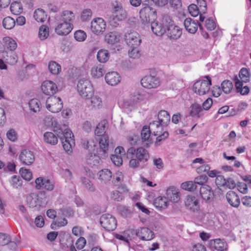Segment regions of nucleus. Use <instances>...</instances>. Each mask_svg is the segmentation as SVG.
I'll return each mask as SVG.
<instances>
[{"mask_svg": "<svg viewBox=\"0 0 251 251\" xmlns=\"http://www.w3.org/2000/svg\"><path fill=\"white\" fill-rule=\"evenodd\" d=\"M127 155L135 158H131L129 162L130 167L135 169L140 166V163L147 162L150 158V154L147 150L143 147L135 149L134 147L129 148L127 151Z\"/></svg>", "mask_w": 251, "mask_h": 251, "instance_id": "1", "label": "nucleus"}, {"mask_svg": "<svg viewBox=\"0 0 251 251\" xmlns=\"http://www.w3.org/2000/svg\"><path fill=\"white\" fill-rule=\"evenodd\" d=\"M171 23V18L168 15H164L160 21L154 20L151 22V31L155 35L162 36L166 33L167 25Z\"/></svg>", "mask_w": 251, "mask_h": 251, "instance_id": "2", "label": "nucleus"}, {"mask_svg": "<svg viewBox=\"0 0 251 251\" xmlns=\"http://www.w3.org/2000/svg\"><path fill=\"white\" fill-rule=\"evenodd\" d=\"M127 17V12L123 8L121 4L116 2L113 4L112 15L110 18L109 22L114 26L118 25V22L126 19Z\"/></svg>", "mask_w": 251, "mask_h": 251, "instance_id": "3", "label": "nucleus"}, {"mask_svg": "<svg viewBox=\"0 0 251 251\" xmlns=\"http://www.w3.org/2000/svg\"><path fill=\"white\" fill-rule=\"evenodd\" d=\"M165 126L157 121H153L150 123L148 127L151 132V134L155 136H157L155 144L158 145V143L161 142L168 138L169 136L168 132L166 131L163 132V128Z\"/></svg>", "mask_w": 251, "mask_h": 251, "instance_id": "4", "label": "nucleus"}, {"mask_svg": "<svg viewBox=\"0 0 251 251\" xmlns=\"http://www.w3.org/2000/svg\"><path fill=\"white\" fill-rule=\"evenodd\" d=\"M77 91L83 98L88 99L94 93L93 88L90 82L87 79H80L77 85Z\"/></svg>", "mask_w": 251, "mask_h": 251, "instance_id": "5", "label": "nucleus"}, {"mask_svg": "<svg viewBox=\"0 0 251 251\" xmlns=\"http://www.w3.org/2000/svg\"><path fill=\"white\" fill-rule=\"evenodd\" d=\"M206 80H199L193 85V89L195 93L199 95H204L207 94L211 85V79L210 76H206Z\"/></svg>", "mask_w": 251, "mask_h": 251, "instance_id": "6", "label": "nucleus"}, {"mask_svg": "<svg viewBox=\"0 0 251 251\" xmlns=\"http://www.w3.org/2000/svg\"><path fill=\"white\" fill-rule=\"evenodd\" d=\"M100 222L101 226L107 231L114 230L117 226L115 218L109 214L102 215Z\"/></svg>", "mask_w": 251, "mask_h": 251, "instance_id": "7", "label": "nucleus"}, {"mask_svg": "<svg viewBox=\"0 0 251 251\" xmlns=\"http://www.w3.org/2000/svg\"><path fill=\"white\" fill-rule=\"evenodd\" d=\"M140 18L143 23H149L156 19L157 14L155 9L150 6H146L142 8L139 12Z\"/></svg>", "mask_w": 251, "mask_h": 251, "instance_id": "8", "label": "nucleus"}, {"mask_svg": "<svg viewBox=\"0 0 251 251\" xmlns=\"http://www.w3.org/2000/svg\"><path fill=\"white\" fill-rule=\"evenodd\" d=\"M47 108L52 113L59 112L63 107V103L59 97H50L46 100Z\"/></svg>", "mask_w": 251, "mask_h": 251, "instance_id": "9", "label": "nucleus"}, {"mask_svg": "<svg viewBox=\"0 0 251 251\" xmlns=\"http://www.w3.org/2000/svg\"><path fill=\"white\" fill-rule=\"evenodd\" d=\"M125 41L130 47H138L142 40L139 34L134 31H127L125 35Z\"/></svg>", "mask_w": 251, "mask_h": 251, "instance_id": "10", "label": "nucleus"}, {"mask_svg": "<svg viewBox=\"0 0 251 251\" xmlns=\"http://www.w3.org/2000/svg\"><path fill=\"white\" fill-rule=\"evenodd\" d=\"M141 84L143 87L148 89H153L158 87L160 84L158 77L152 75H147L141 80Z\"/></svg>", "mask_w": 251, "mask_h": 251, "instance_id": "11", "label": "nucleus"}, {"mask_svg": "<svg viewBox=\"0 0 251 251\" xmlns=\"http://www.w3.org/2000/svg\"><path fill=\"white\" fill-rule=\"evenodd\" d=\"M166 33L170 39L177 40L181 36L182 31L180 27L173 24L171 20V23L167 25Z\"/></svg>", "mask_w": 251, "mask_h": 251, "instance_id": "12", "label": "nucleus"}, {"mask_svg": "<svg viewBox=\"0 0 251 251\" xmlns=\"http://www.w3.org/2000/svg\"><path fill=\"white\" fill-rule=\"evenodd\" d=\"M106 23L100 18L94 19L91 22V29L93 33L96 35L102 34L105 30Z\"/></svg>", "mask_w": 251, "mask_h": 251, "instance_id": "13", "label": "nucleus"}, {"mask_svg": "<svg viewBox=\"0 0 251 251\" xmlns=\"http://www.w3.org/2000/svg\"><path fill=\"white\" fill-rule=\"evenodd\" d=\"M109 145V137L108 135H104L99 140V148L97 149V153L101 155L103 159L108 156L107 151Z\"/></svg>", "mask_w": 251, "mask_h": 251, "instance_id": "14", "label": "nucleus"}, {"mask_svg": "<svg viewBox=\"0 0 251 251\" xmlns=\"http://www.w3.org/2000/svg\"><path fill=\"white\" fill-rule=\"evenodd\" d=\"M56 26L55 28V32L59 35H67L73 29V25L62 22H57L55 21Z\"/></svg>", "mask_w": 251, "mask_h": 251, "instance_id": "15", "label": "nucleus"}, {"mask_svg": "<svg viewBox=\"0 0 251 251\" xmlns=\"http://www.w3.org/2000/svg\"><path fill=\"white\" fill-rule=\"evenodd\" d=\"M75 16L74 13L70 10H64L61 13L56 14L54 17L55 21L67 22L70 25H73L75 20Z\"/></svg>", "mask_w": 251, "mask_h": 251, "instance_id": "16", "label": "nucleus"}, {"mask_svg": "<svg viewBox=\"0 0 251 251\" xmlns=\"http://www.w3.org/2000/svg\"><path fill=\"white\" fill-rule=\"evenodd\" d=\"M19 159L23 164L30 165L34 162L35 156L32 151L25 149L21 152Z\"/></svg>", "mask_w": 251, "mask_h": 251, "instance_id": "17", "label": "nucleus"}, {"mask_svg": "<svg viewBox=\"0 0 251 251\" xmlns=\"http://www.w3.org/2000/svg\"><path fill=\"white\" fill-rule=\"evenodd\" d=\"M42 91L48 96H52L57 91V87L55 83L50 80L44 81L41 85Z\"/></svg>", "mask_w": 251, "mask_h": 251, "instance_id": "18", "label": "nucleus"}, {"mask_svg": "<svg viewBox=\"0 0 251 251\" xmlns=\"http://www.w3.org/2000/svg\"><path fill=\"white\" fill-rule=\"evenodd\" d=\"M36 188L37 189H45L48 191H51L54 187V184L49 179L43 177H38L35 180Z\"/></svg>", "mask_w": 251, "mask_h": 251, "instance_id": "19", "label": "nucleus"}, {"mask_svg": "<svg viewBox=\"0 0 251 251\" xmlns=\"http://www.w3.org/2000/svg\"><path fill=\"white\" fill-rule=\"evenodd\" d=\"M186 207L193 212L198 210L200 208L199 200L194 195H188L185 201Z\"/></svg>", "mask_w": 251, "mask_h": 251, "instance_id": "20", "label": "nucleus"}, {"mask_svg": "<svg viewBox=\"0 0 251 251\" xmlns=\"http://www.w3.org/2000/svg\"><path fill=\"white\" fill-rule=\"evenodd\" d=\"M136 234L142 240L146 241L151 240L154 236L153 232L150 229L145 227L136 230Z\"/></svg>", "mask_w": 251, "mask_h": 251, "instance_id": "21", "label": "nucleus"}, {"mask_svg": "<svg viewBox=\"0 0 251 251\" xmlns=\"http://www.w3.org/2000/svg\"><path fill=\"white\" fill-rule=\"evenodd\" d=\"M184 25L186 30L192 34L195 33L197 31L198 25L201 30L203 29L201 24H198L191 18H186L184 21Z\"/></svg>", "mask_w": 251, "mask_h": 251, "instance_id": "22", "label": "nucleus"}, {"mask_svg": "<svg viewBox=\"0 0 251 251\" xmlns=\"http://www.w3.org/2000/svg\"><path fill=\"white\" fill-rule=\"evenodd\" d=\"M226 199L232 207L238 208L240 206V198L234 191H228L226 194Z\"/></svg>", "mask_w": 251, "mask_h": 251, "instance_id": "23", "label": "nucleus"}, {"mask_svg": "<svg viewBox=\"0 0 251 251\" xmlns=\"http://www.w3.org/2000/svg\"><path fill=\"white\" fill-rule=\"evenodd\" d=\"M200 192L201 198L204 201H210L213 199L214 193L210 186L208 185L201 186Z\"/></svg>", "mask_w": 251, "mask_h": 251, "instance_id": "24", "label": "nucleus"}, {"mask_svg": "<svg viewBox=\"0 0 251 251\" xmlns=\"http://www.w3.org/2000/svg\"><path fill=\"white\" fill-rule=\"evenodd\" d=\"M105 79L107 84L113 86L118 84L120 82L121 77L118 73L116 72H112L106 74Z\"/></svg>", "mask_w": 251, "mask_h": 251, "instance_id": "25", "label": "nucleus"}, {"mask_svg": "<svg viewBox=\"0 0 251 251\" xmlns=\"http://www.w3.org/2000/svg\"><path fill=\"white\" fill-rule=\"evenodd\" d=\"M151 132L148 126H145L142 128L141 132V137L143 142H147L144 146L148 148L152 143L151 139L150 138Z\"/></svg>", "mask_w": 251, "mask_h": 251, "instance_id": "26", "label": "nucleus"}, {"mask_svg": "<svg viewBox=\"0 0 251 251\" xmlns=\"http://www.w3.org/2000/svg\"><path fill=\"white\" fill-rule=\"evenodd\" d=\"M209 248L212 251H220L224 250L226 246V244L220 239L211 240L208 242Z\"/></svg>", "mask_w": 251, "mask_h": 251, "instance_id": "27", "label": "nucleus"}, {"mask_svg": "<svg viewBox=\"0 0 251 251\" xmlns=\"http://www.w3.org/2000/svg\"><path fill=\"white\" fill-rule=\"evenodd\" d=\"M27 204L29 207L38 209L41 206V202L39 200L38 196L36 194H30L26 197Z\"/></svg>", "mask_w": 251, "mask_h": 251, "instance_id": "28", "label": "nucleus"}, {"mask_svg": "<svg viewBox=\"0 0 251 251\" xmlns=\"http://www.w3.org/2000/svg\"><path fill=\"white\" fill-rule=\"evenodd\" d=\"M102 158L101 155L96 153L93 154L92 153L89 154L86 158L87 164L91 167L93 168L98 166L100 163V159Z\"/></svg>", "mask_w": 251, "mask_h": 251, "instance_id": "29", "label": "nucleus"}, {"mask_svg": "<svg viewBox=\"0 0 251 251\" xmlns=\"http://www.w3.org/2000/svg\"><path fill=\"white\" fill-rule=\"evenodd\" d=\"M167 196L168 199L173 202H177L180 200V194L175 187H171L167 190Z\"/></svg>", "mask_w": 251, "mask_h": 251, "instance_id": "30", "label": "nucleus"}, {"mask_svg": "<svg viewBox=\"0 0 251 251\" xmlns=\"http://www.w3.org/2000/svg\"><path fill=\"white\" fill-rule=\"evenodd\" d=\"M118 189L121 190L122 192H120L119 190L112 191L110 195V198L115 201H120L124 199L123 193L127 192L128 190L125 185L119 187Z\"/></svg>", "mask_w": 251, "mask_h": 251, "instance_id": "31", "label": "nucleus"}, {"mask_svg": "<svg viewBox=\"0 0 251 251\" xmlns=\"http://www.w3.org/2000/svg\"><path fill=\"white\" fill-rule=\"evenodd\" d=\"M158 119L159 123L162 126H167L170 121V115L165 110H161L158 114Z\"/></svg>", "mask_w": 251, "mask_h": 251, "instance_id": "32", "label": "nucleus"}, {"mask_svg": "<svg viewBox=\"0 0 251 251\" xmlns=\"http://www.w3.org/2000/svg\"><path fill=\"white\" fill-rule=\"evenodd\" d=\"M3 42V46L4 49L6 48L10 51H13L16 50L17 47V43L12 38L6 36L2 39Z\"/></svg>", "mask_w": 251, "mask_h": 251, "instance_id": "33", "label": "nucleus"}, {"mask_svg": "<svg viewBox=\"0 0 251 251\" xmlns=\"http://www.w3.org/2000/svg\"><path fill=\"white\" fill-rule=\"evenodd\" d=\"M107 125L106 121L103 120L97 126L95 130V134L98 136H103L104 135H107L105 134L107 129L106 125Z\"/></svg>", "mask_w": 251, "mask_h": 251, "instance_id": "34", "label": "nucleus"}, {"mask_svg": "<svg viewBox=\"0 0 251 251\" xmlns=\"http://www.w3.org/2000/svg\"><path fill=\"white\" fill-rule=\"evenodd\" d=\"M121 36L117 32H110L107 33L105 36V41L110 44H114L120 40Z\"/></svg>", "mask_w": 251, "mask_h": 251, "instance_id": "35", "label": "nucleus"}, {"mask_svg": "<svg viewBox=\"0 0 251 251\" xmlns=\"http://www.w3.org/2000/svg\"><path fill=\"white\" fill-rule=\"evenodd\" d=\"M99 179L106 183L110 180L112 175V172L108 169H103L99 171L98 174Z\"/></svg>", "mask_w": 251, "mask_h": 251, "instance_id": "36", "label": "nucleus"}, {"mask_svg": "<svg viewBox=\"0 0 251 251\" xmlns=\"http://www.w3.org/2000/svg\"><path fill=\"white\" fill-rule=\"evenodd\" d=\"M28 106L31 111L37 113L40 111L41 104L40 100L37 99H32L28 102Z\"/></svg>", "mask_w": 251, "mask_h": 251, "instance_id": "37", "label": "nucleus"}, {"mask_svg": "<svg viewBox=\"0 0 251 251\" xmlns=\"http://www.w3.org/2000/svg\"><path fill=\"white\" fill-rule=\"evenodd\" d=\"M244 83L238 79L235 82L237 92L240 93L242 95H247L250 92L249 87L247 85H244Z\"/></svg>", "mask_w": 251, "mask_h": 251, "instance_id": "38", "label": "nucleus"}, {"mask_svg": "<svg viewBox=\"0 0 251 251\" xmlns=\"http://www.w3.org/2000/svg\"><path fill=\"white\" fill-rule=\"evenodd\" d=\"M45 142L50 145H55L58 143L57 137L51 132H46L44 134Z\"/></svg>", "mask_w": 251, "mask_h": 251, "instance_id": "39", "label": "nucleus"}, {"mask_svg": "<svg viewBox=\"0 0 251 251\" xmlns=\"http://www.w3.org/2000/svg\"><path fill=\"white\" fill-rule=\"evenodd\" d=\"M153 205L159 209H164L168 206V202L165 197H158L154 199Z\"/></svg>", "mask_w": 251, "mask_h": 251, "instance_id": "40", "label": "nucleus"}, {"mask_svg": "<svg viewBox=\"0 0 251 251\" xmlns=\"http://www.w3.org/2000/svg\"><path fill=\"white\" fill-rule=\"evenodd\" d=\"M105 73L103 67L99 65L94 66L91 70V75L94 77L99 78L102 76Z\"/></svg>", "mask_w": 251, "mask_h": 251, "instance_id": "41", "label": "nucleus"}, {"mask_svg": "<svg viewBox=\"0 0 251 251\" xmlns=\"http://www.w3.org/2000/svg\"><path fill=\"white\" fill-rule=\"evenodd\" d=\"M47 14L44 10L41 8L36 9L34 12L33 17L38 22H44L47 19Z\"/></svg>", "mask_w": 251, "mask_h": 251, "instance_id": "42", "label": "nucleus"}, {"mask_svg": "<svg viewBox=\"0 0 251 251\" xmlns=\"http://www.w3.org/2000/svg\"><path fill=\"white\" fill-rule=\"evenodd\" d=\"M80 181L84 187L89 191L94 192L96 191V187L94 183L88 178L81 176L80 177Z\"/></svg>", "mask_w": 251, "mask_h": 251, "instance_id": "43", "label": "nucleus"}, {"mask_svg": "<svg viewBox=\"0 0 251 251\" xmlns=\"http://www.w3.org/2000/svg\"><path fill=\"white\" fill-rule=\"evenodd\" d=\"M11 12L15 15L21 14L23 11V7L20 2L14 1L10 5Z\"/></svg>", "mask_w": 251, "mask_h": 251, "instance_id": "44", "label": "nucleus"}, {"mask_svg": "<svg viewBox=\"0 0 251 251\" xmlns=\"http://www.w3.org/2000/svg\"><path fill=\"white\" fill-rule=\"evenodd\" d=\"M58 137L60 140H67L74 139V135L72 131L69 129H66L63 132H59L57 134Z\"/></svg>", "mask_w": 251, "mask_h": 251, "instance_id": "45", "label": "nucleus"}, {"mask_svg": "<svg viewBox=\"0 0 251 251\" xmlns=\"http://www.w3.org/2000/svg\"><path fill=\"white\" fill-rule=\"evenodd\" d=\"M97 57L99 62L105 63L108 60L109 54L108 50H100L98 52Z\"/></svg>", "mask_w": 251, "mask_h": 251, "instance_id": "46", "label": "nucleus"}, {"mask_svg": "<svg viewBox=\"0 0 251 251\" xmlns=\"http://www.w3.org/2000/svg\"><path fill=\"white\" fill-rule=\"evenodd\" d=\"M15 25V21L10 17L4 18L2 21V26L6 29H11Z\"/></svg>", "mask_w": 251, "mask_h": 251, "instance_id": "47", "label": "nucleus"}, {"mask_svg": "<svg viewBox=\"0 0 251 251\" xmlns=\"http://www.w3.org/2000/svg\"><path fill=\"white\" fill-rule=\"evenodd\" d=\"M50 72L53 75H58L61 71L60 65L55 61H50L48 65Z\"/></svg>", "mask_w": 251, "mask_h": 251, "instance_id": "48", "label": "nucleus"}, {"mask_svg": "<svg viewBox=\"0 0 251 251\" xmlns=\"http://www.w3.org/2000/svg\"><path fill=\"white\" fill-rule=\"evenodd\" d=\"M49 35V28L46 25H42L39 29L38 36L40 40H44Z\"/></svg>", "mask_w": 251, "mask_h": 251, "instance_id": "49", "label": "nucleus"}, {"mask_svg": "<svg viewBox=\"0 0 251 251\" xmlns=\"http://www.w3.org/2000/svg\"><path fill=\"white\" fill-rule=\"evenodd\" d=\"M120 105L123 108L130 111L134 108L135 103L131 100V98H129V99L123 100L120 102Z\"/></svg>", "mask_w": 251, "mask_h": 251, "instance_id": "50", "label": "nucleus"}, {"mask_svg": "<svg viewBox=\"0 0 251 251\" xmlns=\"http://www.w3.org/2000/svg\"><path fill=\"white\" fill-rule=\"evenodd\" d=\"M91 98V106L94 108L99 109L102 106V101L101 99L98 96H93L90 97Z\"/></svg>", "mask_w": 251, "mask_h": 251, "instance_id": "51", "label": "nucleus"}, {"mask_svg": "<svg viewBox=\"0 0 251 251\" xmlns=\"http://www.w3.org/2000/svg\"><path fill=\"white\" fill-rule=\"evenodd\" d=\"M239 75L240 79H241L240 81H243L244 83L249 81L250 74L247 68H242L239 72Z\"/></svg>", "mask_w": 251, "mask_h": 251, "instance_id": "52", "label": "nucleus"}, {"mask_svg": "<svg viewBox=\"0 0 251 251\" xmlns=\"http://www.w3.org/2000/svg\"><path fill=\"white\" fill-rule=\"evenodd\" d=\"M61 141L64 150L67 152H71L72 151V146L75 145L74 139L61 140Z\"/></svg>", "mask_w": 251, "mask_h": 251, "instance_id": "53", "label": "nucleus"}, {"mask_svg": "<svg viewBox=\"0 0 251 251\" xmlns=\"http://www.w3.org/2000/svg\"><path fill=\"white\" fill-rule=\"evenodd\" d=\"M61 141L64 150L67 152H71L72 151V146L75 145L74 139L61 140Z\"/></svg>", "mask_w": 251, "mask_h": 251, "instance_id": "54", "label": "nucleus"}, {"mask_svg": "<svg viewBox=\"0 0 251 251\" xmlns=\"http://www.w3.org/2000/svg\"><path fill=\"white\" fill-rule=\"evenodd\" d=\"M201 110V106L200 104H194L191 106V110L190 112V115L193 117H200V113Z\"/></svg>", "mask_w": 251, "mask_h": 251, "instance_id": "55", "label": "nucleus"}, {"mask_svg": "<svg viewBox=\"0 0 251 251\" xmlns=\"http://www.w3.org/2000/svg\"><path fill=\"white\" fill-rule=\"evenodd\" d=\"M232 83L229 80H224L221 83V88L223 91L226 93H229L232 89Z\"/></svg>", "mask_w": 251, "mask_h": 251, "instance_id": "56", "label": "nucleus"}, {"mask_svg": "<svg viewBox=\"0 0 251 251\" xmlns=\"http://www.w3.org/2000/svg\"><path fill=\"white\" fill-rule=\"evenodd\" d=\"M181 188L185 190L193 191L197 188V186L194 182L192 181H186L181 184Z\"/></svg>", "mask_w": 251, "mask_h": 251, "instance_id": "57", "label": "nucleus"}, {"mask_svg": "<svg viewBox=\"0 0 251 251\" xmlns=\"http://www.w3.org/2000/svg\"><path fill=\"white\" fill-rule=\"evenodd\" d=\"M20 173L22 177L26 180H30L32 177V172L28 169L21 168Z\"/></svg>", "mask_w": 251, "mask_h": 251, "instance_id": "58", "label": "nucleus"}, {"mask_svg": "<svg viewBox=\"0 0 251 251\" xmlns=\"http://www.w3.org/2000/svg\"><path fill=\"white\" fill-rule=\"evenodd\" d=\"M87 37L86 33L83 30H79L75 32L74 37L75 40L79 42L84 41Z\"/></svg>", "mask_w": 251, "mask_h": 251, "instance_id": "59", "label": "nucleus"}, {"mask_svg": "<svg viewBox=\"0 0 251 251\" xmlns=\"http://www.w3.org/2000/svg\"><path fill=\"white\" fill-rule=\"evenodd\" d=\"M124 179V176L121 172H118L113 176V179L112 180L113 183L115 185H119Z\"/></svg>", "mask_w": 251, "mask_h": 251, "instance_id": "60", "label": "nucleus"}, {"mask_svg": "<svg viewBox=\"0 0 251 251\" xmlns=\"http://www.w3.org/2000/svg\"><path fill=\"white\" fill-rule=\"evenodd\" d=\"M207 180L208 177L206 176L201 175L195 177L194 182L195 184H198L203 186L206 185L205 183L207 182Z\"/></svg>", "mask_w": 251, "mask_h": 251, "instance_id": "61", "label": "nucleus"}, {"mask_svg": "<svg viewBox=\"0 0 251 251\" xmlns=\"http://www.w3.org/2000/svg\"><path fill=\"white\" fill-rule=\"evenodd\" d=\"M111 159L116 166H120L123 163V159L121 154H112L111 156Z\"/></svg>", "mask_w": 251, "mask_h": 251, "instance_id": "62", "label": "nucleus"}, {"mask_svg": "<svg viewBox=\"0 0 251 251\" xmlns=\"http://www.w3.org/2000/svg\"><path fill=\"white\" fill-rule=\"evenodd\" d=\"M188 10L190 14L193 17L197 16L200 13V9L198 6L195 4H192L188 6Z\"/></svg>", "mask_w": 251, "mask_h": 251, "instance_id": "63", "label": "nucleus"}, {"mask_svg": "<svg viewBox=\"0 0 251 251\" xmlns=\"http://www.w3.org/2000/svg\"><path fill=\"white\" fill-rule=\"evenodd\" d=\"M92 11L90 9H86L82 11L81 18L83 21L89 20L92 17Z\"/></svg>", "mask_w": 251, "mask_h": 251, "instance_id": "64", "label": "nucleus"}]
</instances>
